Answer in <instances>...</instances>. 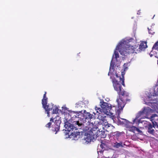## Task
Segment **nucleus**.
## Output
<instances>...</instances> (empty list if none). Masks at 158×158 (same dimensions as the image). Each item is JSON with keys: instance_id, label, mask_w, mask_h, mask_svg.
<instances>
[{"instance_id": "1", "label": "nucleus", "mask_w": 158, "mask_h": 158, "mask_svg": "<svg viewBox=\"0 0 158 158\" xmlns=\"http://www.w3.org/2000/svg\"><path fill=\"white\" fill-rule=\"evenodd\" d=\"M137 46L136 45L131 46L124 44V42H122L117 45L116 48V50H119V52L122 56H127L130 54L136 53Z\"/></svg>"}, {"instance_id": "2", "label": "nucleus", "mask_w": 158, "mask_h": 158, "mask_svg": "<svg viewBox=\"0 0 158 158\" xmlns=\"http://www.w3.org/2000/svg\"><path fill=\"white\" fill-rule=\"evenodd\" d=\"M98 121H94V123L90 122L88 125V130L89 131L87 133V138L90 141L96 139L98 136Z\"/></svg>"}, {"instance_id": "3", "label": "nucleus", "mask_w": 158, "mask_h": 158, "mask_svg": "<svg viewBox=\"0 0 158 158\" xmlns=\"http://www.w3.org/2000/svg\"><path fill=\"white\" fill-rule=\"evenodd\" d=\"M118 80L115 78L112 79V82L114 89L117 91L119 97L121 96L123 97H127L129 96V93L124 91L122 87V85L119 83Z\"/></svg>"}, {"instance_id": "4", "label": "nucleus", "mask_w": 158, "mask_h": 158, "mask_svg": "<svg viewBox=\"0 0 158 158\" xmlns=\"http://www.w3.org/2000/svg\"><path fill=\"white\" fill-rule=\"evenodd\" d=\"M156 116H157V115L156 114H152L151 116V118L152 119L151 121L153 125H152L150 123L147 122V125H146V127H148V132L151 134H153L154 131V130L152 129V128L153 127H155V126L157 125V123L154 121H153V120H154V119H153V118Z\"/></svg>"}, {"instance_id": "5", "label": "nucleus", "mask_w": 158, "mask_h": 158, "mask_svg": "<svg viewBox=\"0 0 158 158\" xmlns=\"http://www.w3.org/2000/svg\"><path fill=\"white\" fill-rule=\"evenodd\" d=\"M81 122H80L79 120L74 121L73 122V124H70L69 123H66L64 125L65 129L68 131H70L71 130H73L74 129L76 130L77 127H75L74 125H77L79 127L81 126L82 125Z\"/></svg>"}, {"instance_id": "6", "label": "nucleus", "mask_w": 158, "mask_h": 158, "mask_svg": "<svg viewBox=\"0 0 158 158\" xmlns=\"http://www.w3.org/2000/svg\"><path fill=\"white\" fill-rule=\"evenodd\" d=\"M46 111H52V114H56L58 113L59 109L56 106H54L52 103L48 104L43 107Z\"/></svg>"}, {"instance_id": "7", "label": "nucleus", "mask_w": 158, "mask_h": 158, "mask_svg": "<svg viewBox=\"0 0 158 158\" xmlns=\"http://www.w3.org/2000/svg\"><path fill=\"white\" fill-rule=\"evenodd\" d=\"M94 114V115H93L92 114H91L89 112H87L85 110H84V114L82 115L83 118H81L83 121H84L85 122H89V120H90L91 119L94 118V119L96 118L95 116V113L94 112L93 113Z\"/></svg>"}, {"instance_id": "8", "label": "nucleus", "mask_w": 158, "mask_h": 158, "mask_svg": "<svg viewBox=\"0 0 158 158\" xmlns=\"http://www.w3.org/2000/svg\"><path fill=\"white\" fill-rule=\"evenodd\" d=\"M102 111L106 114H108L109 113H111L110 110L112 107L111 105L106 102H103L101 105Z\"/></svg>"}, {"instance_id": "9", "label": "nucleus", "mask_w": 158, "mask_h": 158, "mask_svg": "<svg viewBox=\"0 0 158 158\" xmlns=\"http://www.w3.org/2000/svg\"><path fill=\"white\" fill-rule=\"evenodd\" d=\"M121 96H119V98L117 99L116 101L118 102V106L119 109L122 110L125 105V101L127 100V99H123L122 98H121Z\"/></svg>"}, {"instance_id": "10", "label": "nucleus", "mask_w": 158, "mask_h": 158, "mask_svg": "<svg viewBox=\"0 0 158 158\" xmlns=\"http://www.w3.org/2000/svg\"><path fill=\"white\" fill-rule=\"evenodd\" d=\"M61 123V120L60 119L56 120L55 121L54 125L52 126V130L53 131L56 132L55 134L59 131Z\"/></svg>"}, {"instance_id": "11", "label": "nucleus", "mask_w": 158, "mask_h": 158, "mask_svg": "<svg viewBox=\"0 0 158 158\" xmlns=\"http://www.w3.org/2000/svg\"><path fill=\"white\" fill-rule=\"evenodd\" d=\"M151 109L149 107L144 108L143 110L139 113V116H144L146 118H147L150 114Z\"/></svg>"}, {"instance_id": "12", "label": "nucleus", "mask_w": 158, "mask_h": 158, "mask_svg": "<svg viewBox=\"0 0 158 158\" xmlns=\"http://www.w3.org/2000/svg\"><path fill=\"white\" fill-rule=\"evenodd\" d=\"M95 109L96 111V112L98 113V118L102 120H103L104 119V116H103V114L102 113V109H101L100 107H98L97 106L95 107Z\"/></svg>"}, {"instance_id": "13", "label": "nucleus", "mask_w": 158, "mask_h": 158, "mask_svg": "<svg viewBox=\"0 0 158 158\" xmlns=\"http://www.w3.org/2000/svg\"><path fill=\"white\" fill-rule=\"evenodd\" d=\"M125 72H122L121 77L120 75L119 76L117 73H115L116 77L117 78V79H116V80L118 79V81H122V84L124 86H125L124 78V75H125Z\"/></svg>"}, {"instance_id": "14", "label": "nucleus", "mask_w": 158, "mask_h": 158, "mask_svg": "<svg viewBox=\"0 0 158 158\" xmlns=\"http://www.w3.org/2000/svg\"><path fill=\"white\" fill-rule=\"evenodd\" d=\"M46 92H45L43 96V98L42 100V104L43 107L47 105V104L48 98L46 96Z\"/></svg>"}, {"instance_id": "15", "label": "nucleus", "mask_w": 158, "mask_h": 158, "mask_svg": "<svg viewBox=\"0 0 158 158\" xmlns=\"http://www.w3.org/2000/svg\"><path fill=\"white\" fill-rule=\"evenodd\" d=\"M111 134L114 137L117 138L119 137L121 135V132L117 131L115 132H112Z\"/></svg>"}, {"instance_id": "16", "label": "nucleus", "mask_w": 158, "mask_h": 158, "mask_svg": "<svg viewBox=\"0 0 158 158\" xmlns=\"http://www.w3.org/2000/svg\"><path fill=\"white\" fill-rule=\"evenodd\" d=\"M98 136H100L101 137L104 138L106 137V135L105 134V132L104 131H100L98 129Z\"/></svg>"}, {"instance_id": "17", "label": "nucleus", "mask_w": 158, "mask_h": 158, "mask_svg": "<svg viewBox=\"0 0 158 158\" xmlns=\"http://www.w3.org/2000/svg\"><path fill=\"white\" fill-rule=\"evenodd\" d=\"M147 47V44L146 43H141L139 46V48L141 50Z\"/></svg>"}, {"instance_id": "18", "label": "nucleus", "mask_w": 158, "mask_h": 158, "mask_svg": "<svg viewBox=\"0 0 158 158\" xmlns=\"http://www.w3.org/2000/svg\"><path fill=\"white\" fill-rule=\"evenodd\" d=\"M54 119V118H53V117L51 118H50V122H53V121H54L53 120ZM51 125H52V123L51 122H49L46 125L45 127H47L50 128V127Z\"/></svg>"}, {"instance_id": "19", "label": "nucleus", "mask_w": 158, "mask_h": 158, "mask_svg": "<svg viewBox=\"0 0 158 158\" xmlns=\"http://www.w3.org/2000/svg\"><path fill=\"white\" fill-rule=\"evenodd\" d=\"M152 48V50L154 49L158 51V41L154 44Z\"/></svg>"}, {"instance_id": "20", "label": "nucleus", "mask_w": 158, "mask_h": 158, "mask_svg": "<svg viewBox=\"0 0 158 158\" xmlns=\"http://www.w3.org/2000/svg\"><path fill=\"white\" fill-rule=\"evenodd\" d=\"M120 147H123L122 143V142L117 143V142L115 143V147L117 148H118Z\"/></svg>"}, {"instance_id": "21", "label": "nucleus", "mask_w": 158, "mask_h": 158, "mask_svg": "<svg viewBox=\"0 0 158 158\" xmlns=\"http://www.w3.org/2000/svg\"><path fill=\"white\" fill-rule=\"evenodd\" d=\"M105 127L106 128H108L109 127H111L112 129H113L114 128V127L112 125L110 124H109L107 123V124H105Z\"/></svg>"}, {"instance_id": "22", "label": "nucleus", "mask_w": 158, "mask_h": 158, "mask_svg": "<svg viewBox=\"0 0 158 158\" xmlns=\"http://www.w3.org/2000/svg\"><path fill=\"white\" fill-rule=\"evenodd\" d=\"M128 64H129V63H128L124 64L123 65V67H124V71L123 72H124V71H125L127 69H128Z\"/></svg>"}, {"instance_id": "23", "label": "nucleus", "mask_w": 158, "mask_h": 158, "mask_svg": "<svg viewBox=\"0 0 158 158\" xmlns=\"http://www.w3.org/2000/svg\"><path fill=\"white\" fill-rule=\"evenodd\" d=\"M114 54L115 55V58L117 60V58L119 57L118 53V52L115 51L114 52Z\"/></svg>"}, {"instance_id": "24", "label": "nucleus", "mask_w": 158, "mask_h": 158, "mask_svg": "<svg viewBox=\"0 0 158 158\" xmlns=\"http://www.w3.org/2000/svg\"><path fill=\"white\" fill-rule=\"evenodd\" d=\"M114 64L112 62V60L110 64V69H111V68H112V69H114Z\"/></svg>"}, {"instance_id": "25", "label": "nucleus", "mask_w": 158, "mask_h": 158, "mask_svg": "<svg viewBox=\"0 0 158 158\" xmlns=\"http://www.w3.org/2000/svg\"><path fill=\"white\" fill-rule=\"evenodd\" d=\"M106 146V144L105 143H102L100 145V147L102 148V149L103 148H105L104 146Z\"/></svg>"}, {"instance_id": "26", "label": "nucleus", "mask_w": 158, "mask_h": 158, "mask_svg": "<svg viewBox=\"0 0 158 158\" xmlns=\"http://www.w3.org/2000/svg\"><path fill=\"white\" fill-rule=\"evenodd\" d=\"M135 128H137L136 127H132L131 129V130L134 132V131H136V129Z\"/></svg>"}, {"instance_id": "27", "label": "nucleus", "mask_w": 158, "mask_h": 158, "mask_svg": "<svg viewBox=\"0 0 158 158\" xmlns=\"http://www.w3.org/2000/svg\"><path fill=\"white\" fill-rule=\"evenodd\" d=\"M81 103L80 102H78L76 103V106L77 107H78L81 106Z\"/></svg>"}, {"instance_id": "28", "label": "nucleus", "mask_w": 158, "mask_h": 158, "mask_svg": "<svg viewBox=\"0 0 158 158\" xmlns=\"http://www.w3.org/2000/svg\"><path fill=\"white\" fill-rule=\"evenodd\" d=\"M136 129V131H137V132H140L141 131L137 127V128H135Z\"/></svg>"}, {"instance_id": "29", "label": "nucleus", "mask_w": 158, "mask_h": 158, "mask_svg": "<svg viewBox=\"0 0 158 158\" xmlns=\"http://www.w3.org/2000/svg\"><path fill=\"white\" fill-rule=\"evenodd\" d=\"M47 112V116L48 117L50 116V112L48 111H46Z\"/></svg>"}, {"instance_id": "30", "label": "nucleus", "mask_w": 158, "mask_h": 158, "mask_svg": "<svg viewBox=\"0 0 158 158\" xmlns=\"http://www.w3.org/2000/svg\"><path fill=\"white\" fill-rule=\"evenodd\" d=\"M149 34H152V33L151 32H150V31L149 30Z\"/></svg>"}, {"instance_id": "31", "label": "nucleus", "mask_w": 158, "mask_h": 158, "mask_svg": "<svg viewBox=\"0 0 158 158\" xmlns=\"http://www.w3.org/2000/svg\"><path fill=\"white\" fill-rule=\"evenodd\" d=\"M157 64H158V61H157Z\"/></svg>"}]
</instances>
